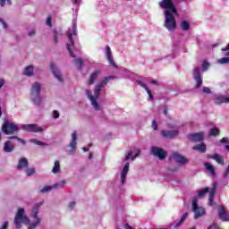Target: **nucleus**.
I'll list each match as a JSON object with an SVG mask.
<instances>
[{
	"label": "nucleus",
	"instance_id": "24",
	"mask_svg": "<svg viewBox=\"0 0 229 229\" xmlns=\"http://www.w3.org/2000/svg\"><path fill=\"white\" fill-rule=\"evenodd\" d=\"M208 157L211 158L212 160H216L220 165H225V159L223 158V156L217 153L208 156Z\"/></svg>",
	"mask_w": 229,
	"mask_h": 229
},
{
	"label": "nucleus",
	"instance_id": "11",
	"mask_svg": "<svg viewBox=\"0 0 229 229\" xmlns=\"http://www.w3.org/2000/svg\"><path fill=\"white\" fill-rule=\"evenodd\" d=\"M161 135L165 139H174V137H178V135H180V131H178V130H174V131L163 130L161 131Z\"/></svg>",
	"mask_w": 229,
	"mask_h": 229
},
{
	"label": "nucleus",
	"instance_id": "27",
	"mask_svg": "<svg viewBox=\"0 0 229 229\" xmlns=\"http://www.w3.org/2000/svg\"><path fill=\"white\" fill-rule=\"evenodd\" d=\"M61 171H62V167L60 166V161L55 160V163H54L52 173L54 174H58L61 173Z\"/></svg>",
	"mask_w": 229,
	"mask_h": 229
},
{
	"label": "nucleus",
	"instance_id": "2",
	"mask_svg": "<svg viewBox=\"0 0 229 229\" xmlns=\"http://www.w3.org/2000/svg\"><path fill=\"white\" fill-rule=\"evenodd\" d=\"M174 13L166 9L165 11V23L164 26L169 31H174L176 30V18H174Z\"/></svg>",
	"mask_w": 229,
	"mask_h": 229
},
{
	"label": "nucleus",
	"instance_id": "3",
	"mask_svg": "<svg viewBox=\"0 0 229 229\" xmlns=\"http://www.w3.org/2000/svg\"><path fill=\"white\" fill-rule=\"evenodd\" d=\"M2 131L4 135H13L19 131V126L10 120H5L2 124Z\"/></svg>",
	"mask_w": 229,
	"mask_h": 229
},
{
	"label": "nucleus",
	"instance_id": "40",
	"mask_svg": "<svg viewBox=\"0 0 229 229\" xmlns=\"http://www.w3.org/2000/svg\"><path fill=\"white\" fill-rule=\"evenodd\" d=\"M208 188H204L199 191V198H203L207 192H208Z\"/></svg>",
	"mask_w": 229,
	"mask_h": 229
},
{
	"label": "nucleus",
	"instance_id": "6",
	"mask_svg": "<svg viewBox=\"0 0 229 229\" xmlns=\"http://www.w3.org/2000/svg\"><path fill=\"white\" fill-rule=\"evenodd\" d=\"M158 6L160 8H163L165 10H169V12H172L173 13H178V10L174 6V4L173 3V0H163L158 3Z\"/></svg>",
	"mask_w": 229,
	"mask_h": 229
},
{
	"label": "nucleus",
	"instance_id": "47",
	"mask_svg": "<svg viewBox=\"0 0 229 229\" xmlns=\"http://www.w3.org/2000/svg\"><path fill=\"white\" fill-rule=\"evenodd\" d=\"M86 95L88 96V98L89 101L95 98L94 96L92 95V91L89 89L86 90Z\"/></svg>",
	"mask_w": 229,
	"mask_h": 229
},
{
	"label": "nucleus",
	"instance_id": "26",
	"mask_svg": "<svg viewBox=\"0 0 229 229\" xmlns=\"http://www.w3.org/2000/svg\"><path fill=\"white\" fill-rule=\"evenodd\" d=\"M195 151H199V153H206L207 152V145L203 142L198 144L197 146L193 147Z\"/></svg>",
	"mask_w": 229,
	"mask_h": 229
},
{
	"label": "nucleus",
	"instance_id": "44",
	"mask_svg": "<svg viewBox=\"0 0 229 229\" xmlns=\"http://www.w3.org/2000/svg\"><path fill=\"white\" fill-rule=\"evenodd\" d=\"M99 94H101V89H98V88H96L93 98H95V99H99Z\"/></svg>",
	"mask_w": 229,
	"mask_h": 229
},
{
	"label": "nucleus",
	"instance_id": "56",
	"mask_svg": "<svg viewBox=\"0 0 229 229\" xmlns=\"http://www.w3.org/2000/svg\"><path fill=\"white\" fill-rule=\"evenodd\" d=\"M58 117H60V114L58 113V111L55 110L54 111V118L58 119Z\"/></svg>",
	"mask_w": 229,
	"mask_h": 229
},
{
	"label": "nucleus",
	"instance_id": "13",
	"mask_svg": "<svg viewBox=\"0 0 229 229\" xmlns=\"http://www.w3.org/2000/svg\"><path fill=\"white\" fill-rule=\"evenodd\" d=\"M203 131L195 132L188 135L189 140L191 142H201L203 141Z\"/></svg>",
	"mask_w": 229,
	"mask_h": 229
},
{
	"label": "nucleus",
	"instance_id": "34",
	"mask_svg": "<svg viewBox=\"0 0 229 229\" xmlns=\"http://www.w3.org/2000/svg\"><path fill=\"white\" fill-rule=\"evenodd\" d=\"M75 64L77 65V69H79V71H81V68L83 67V59L81 58L75 59Z\"/></svg>",
	"mask_w": 229,
	"mask_h": 229
},
{
	"label": "nucleus",
	"instance_id": "43",
	"mask_svg": "<svg viewBox=\"0 0 229 229\" xmlns=\"http://www.w3.org/2000/svg\"><path fill=\"white\" fill-rule=\"evenodd\" d=\"M218 64H229V57H223L218 60Z\"/></svg>",
	"mask_w": 229,
	"mask_h": 229
},
{
	"label": "nucleus",
	"instance_id": "1",
	"mask_svg": "<svg viewBox=\"0 0 229 229\" xmlns=\"http://www.w3.org/2000/svg\"><path fill=\"white\" fill-rule=\"evenodd\" d=\"M42 90V85L39 82H34L30 89V98L31 101L36 105V106H40L42 104V96H40V91Z\"/></svg>",
	"mask_w": 229,
	"mask_h": 229
},
{
	"label": "nucleus",
	"instance_id": "21",
	"mask_svg": "<svg viewBox=\"0 0 229 229\" xmlns=\"http://www.w3.org/2000/svg\"><path fill=\"white\" fill-rule=\"evenodd\" d=\"M15 149V145L11 140H6L4 143V153H12Z\"/></svg>",
	"mask_w": 229,
	"mask_h": 229
},
{
	"label": "nucleus",
	"instance_id": "30",
	"mask_svg": "<svg viewBox=\"0 0 229 229\" xmlns=\"http://www.w3.org/2000/svg\"><path fill=\"white\" fill-rule=\"evenodd\" d=\"M195 216L194 218L198 219L199 217H201L203 216H205V208H199L196 209V211H193Z\"/></svg>",
	"mask_w": 229,
	"mask_h": 229
},
{
	"label": "nucleus",
	"instance_id": "61",
	"mask_svg": "<svg viewBox=\"0 0 229 229\" xmlns=\"http://www.w3.org/2000/svg\"><path fill=\"white\" fill-rule=\"evenodd\" d=\"M221 51H229V44L225 47L222 48Z\"/></svg>",
	"mask_w": 229,
	"mask_h": 229
},
{
	"label": "nucleus",
	"instance_id": "39",
	"mask_svg": "<svg viewBox=\"0 0 229 229\" xmlns=\"http://www.w3.org/2000/svg\"><path fill=\"white\" fill-rule=\"evenodd\" d=\"M198 208H200L198 206V199H193V200H192V210L196 211V210H198Z\"/></svg>",
	"mask_w": 229,
	"mask_h": 229
},
{
	"label": "nucleus",
	"instance_id": "22",
	"mask_svg": "<svg viewBox=\"0 0 229 229\" xmlns=\"http://www.w3.org/2000/svg\"><path fill=\"white\" fill-rule=\"evenodd\" d=\"M106 58L109 62V64L112 65V67H114L117 69V66L115 65V62H114V56L112 55V49H110V47H106Z\"/></svg>",
	"mask_w": 229,
	"mask_h": 229
},
{
	"label": "nucleus",
	"instance_id": "64",
	"mask_svg": "<svg viewBox=\"0 0 229 229\" xmlns=\"http://www.w3.org/2000/svg\"><path fill=\"white\" fill-rule=\"evenodd\" d=\"M125 228H126V229H133V227H131V226L130 225H128V224L125 225Z\"/></svg>",
	"mask_w": 229,
	"mask_h": 229
},
{
	"label": "nucleus",
	"instance_id": "25",
	"mask_svg": "<svg viewBox=\"0 0 229 229\" xmlns=\"http://www.w3.org/2000/svg\"><path fill=\"white\" fill-rule=\"evenodd\" d=\"M215 105H223V103H229V98L219 96L214 98Z\"/></svg>",
	"mask_w": 229,
	"mask_h": 229
},
{
	"label": "nucleus",
	"instance_id": "7",
	"mask_svg": "<svg viewBox=\"0 0 229 229\" xmlns=\"http://www.w3.org/2000/svg\"><path fill=\"white\" fill-rule=\"evenodd\" d=\"M72 35H76V26L73 25L72 28V32H68V38L70 40L71 44H67V50L72 56V58H76V55H74V52H72V49L71 48L72 46H74V40L72 39Z\"/></svg>",
	"mask_w": 229,
	"mask_h": 229
},
{
	"label": "nucleus",
	"instance_id": "54",
	"mask_svg": "<svg viewBox=\"0 0 229 229\" xmlns=\"http://www.w3.org/2000/svg\"><path fill=\"white\" fill-rule=\"evenodd\" d=\"M0 229H8V221H5L0 227Z\"/></svg>",
	"mask_w": 229,
	"mask_h": 229
},
{
	"label": "nucleus",
	"instance_id": "50",
	"mask_svg": "<svg viewBox=\"0 0 229 229\" xmlns=\"http://www.w3.org/2000/svg\"><path fill=\"white\" fill-rule=\"evenodd\" d=\"M146 92L148 93V95L149 96V98L151 99V101H153L154 99V97H153V94L151 93V89H149V88H146L145 89Z\"/></svg>",
	"mask_w": 229,
	"mask_h": 229
},
{
	"label": "nucleus",
	"instance_id": "5",
	"mask_svg": "<svg viewBox=\"0 0 229 229\" xmlns=\"http://www.w3.org/2000/svg\"><path fill=\"white\" fill-rule=\"evenodd\" d=\"M40 208V204H36L32 208L31 216L35 219V222L31 224L28 229L37 228L38 225H40V218L38 217V210Z\"/></svg>",
	"mask_w": 229,
	"mask_h": 229
},
{
	"label": "nucleus",
	"instance_id": "12",
	"mask_svg": "<svg viewBox=\"0 0 229 229\" xmlns=\"http://www.w3.org/2000/svg\"><path fill=\"white\" fill-rule=\"evenodd\" d=\"M218 217L221 221H229V215L228 213H226V208H225V206H221L218 208Z\"/></svg>",
	"mask_w": 229,
	"mask_h": 229
},
{
	"label": "nucleus",
	"instance_id": "57",
	"mask_svg": "<svg viewBox=\"0 0 229 229\" xmlns=\"http://www.w3.org/2000/svg\"><path fill=\"white\" fill-rule=\"evenodd\" d=\"M69 208H74V207H76V202L72 201L69 203Z\"/></svg>",
	"mask_w": 229,
	"mask_h": 229
},
{
	"label": "nucleus",
	"instance_id": "60",
	"mask_svg": "<svg viewBox=\"0 0 229 229\" xmlns=\"http://www.w3.org/2000/svg\"><path fill=\"white\" fill-rule=\"evenodd\" d=\"M0 22H2L4 30H6V28H8V24H6V22H4V21L2 20V21H0Z\"/></svg>",
	"mask_w": 229,
	"mask_h": 229
},
{
	"label": "nucleus",
	"instance_id": "9",
	"mask_svg": "<svg viewBox=\"0 0 229 229\" xmlns=\"http://www.w3.org/2000/svg\"><path fill=\"white\" fill-rule=\"evenodd\" d=\"M151 153L154 157H157L159 160H165V157H167V152H165L164 148H160L158 147H153L151 148Z\"/></svg>",
	"mask_w": 229,
	"mask_h": 229
},
{
	"label": "nucleus",
	"instance_id": "33",
	"mask_svg": "<svg viewBox=\"0 0 229 229\" xmlns=\"http://www.w3.org/2000/svg\"><path fill=\"white\" fill-rule=\"evenodd\" d=\"M189 214L188 213H184L181 219L179 220V222L174 225V228H178V226H180V225H183V223L185 222V219H187Z\"/></svg>",
	"mask_w": 229,
	"mask_h": 229
},
{
	"label": "nucleus",
	"instance_id": "48",
	"mask_svg": "<svg viewBox=\"0 0 229 229\" xmlns=\"http://www.w3.org/2000/svg\"><path fill=\"white\" fill-rule=\"evenodd\" d=\"M6 1L7 4H12V0H0V6H4V4H6Z\"/></svg>",
	"mask_w": 229,
	"mask_h": 229
},
{
	"label": "nucleus",
	"instance_id": "23",
	"mask_svg": "<svg viewBox=\"0 0 229 229\" xmlns=\"http://www.w3.org/2000/svg\"><path fill=\"white\" fill-rule=\"evenodd\" d=\"M101 74V71L97 70L92 72L89 76V80L88 81V85H94L96 83V80H98V76Z\"/></svg>",
	"mask_w": 229,
	"mask_h": 229
},
{
	"label": "nucleus",
	"instance_id": "63",
	"mask_svg": "<svg viewBox=\"0 0 229 229\" xmlns=\"http://www.w3.org/2000/svg\"><path fill=\"white\" fill-rule=\"evenodd\" d=\"M33 35H35V30L29 32V37H33Z\"/></svg>",
	"mask_w": 229,
	"mask_h": 229
},
{
	"label": "nucleus",
	"instance_id": "45",
	"mask_svg": "<svg viewBox=\"0 0 229 229\" xmlns=\"http://www.w3.org/2000/svg\"><path fill=\"white\" fill-rule=\"evenodd\" d=\"M53 35H54V42L55 44H58V31L56 30H54Z\"/></svg>",
	"mask_w": 229,
	"mask_h": 229
},
{
	"label": "nucleus",
	"instance_id": "36",
	"mask_svg": "<svg viewBox=\"0 0 229 229\" xmlns=\"http://www.w3.org/2000/svg\"><path fill=\"white\" fill-rule=\"evenodd\" d=\"M9 139H10V140H12V139H14L15 140H18V142H21V144H23V146L26 145V140H24L19 138V137L16 136V135L10 136Z\"/></svg>",
	"mask_w": 229,
	"mask_h": 229
},
{
	"label": "nucleus",
	"instance_id": "32",
	"mask_svg": "<svg viewBox=\"0 0 229 229\" xmlns=\"http://www.w3.org/2000/svg\"><path fill=\"white\" fill-rule=\"evenodd\" d=\"M180 26L182 31H189V30L191 29V23H189V21H181Z\"/></svg>",
	"mask_w": 229,
	"mask_h": 229
},
{
	"label": "nucleus",
	"instance_id": "28",
	"mask_svg": "<svg viewBox=\"0 0 229 229\" xmlns=\"http://www.w3.org/2000/svg\"><path fill=\"white\" fill-rule=\"evenodd\" d=\"M33 65H28L25 67L24 71H23V74L24 76H28L29 78H31V76H33Z\"/></svg>",
	"mask_w": 229,
	"mask_h": 229
},
{
	"label": "nucleus",
	"instance_id": "16",
	"mask_svg": "<svg viewBox=\"0 0 229 229\" xmlns=\"http://www.w3.org/2000/svg\"><path fill=\"white\" fill-rule=\"evenodd\" d=\"M65 181H62L61 183L57 182L52 186H45L40 190V192H42L43 194L46 192H49V191H52V189H58V187H61V185H65Z\"/></svg>",
	"mask_w": 229,
	"mask_h": 229
},
{
	"label": "nucleus",
	"instance_id": "15",
	"mask_svg": "<svg viewBox=\"0 0 229 229\" xmlns=\"http://www.w3.org/2000/svg\"><path fill=\"white\" fill-rule=\"evenodd\" d=\"M50 69H51L55 78H56V80H58V81H64L62 73L60 72V70L56 67V65H55V64H53V63L50 64Z\"/></svg>",
	"mask_w": 229,
	"mask_h": 229
},
{
	"label": "nucleus",
	"instance_id": "55",
	"mask_svg": "<svg viewBox=\"0 0 229 229\" xmlns=\"http://www.w3.org/2000/svg\"><path fill=\"white\" fill-rule=\"evenodd\" d=\"M138 84H140L142 87V89H148V86L146 84H144V82H142L140 81H138Z\"/></svg>",
	"mask_w": 229,
	"mask_h": 229
},
{
	"label": "nucleus",
	"instance_id": "8",
	"mask_svg": "<svg viewBox=\"0 0 229 229\" xmlns=\"http://www.w3.org/2000/svg\"><path fill=\"white\" fill-rule=\"evenodd\" d=\"M193 80L196 81V89H200L203 85V78L201 77V71L199 67L194 68L193 70Z\"/></svg>",
	"mask_w": 229,
	"mask_h": 229
},
{
	"label": "nucleus",
	"instance_id": "42",
	"mask_svg": "<svg viewBox=\"0 0 229 229\" xmlns=\"http://www.w3.org/2000/svg\"><path fill=\"white\" fill-rule=\"evenodd\" d=\"M26 174L27 176H31L35 174V168H27Z\"/></svg>",
	"mask_w": 229,
	"mask_h": 229
},
{
	"label": "nucleus",
	"instance_id": "4",
	"mask_svg": "<svg viewBox=\"0 0 229 229\" xmlns=\"http://www.w3.org/2000/svg\"><path fill=\"white\" fill-rule=\"evenodd\" d=\"M21 223H30V219H28V216L24 215V208H22L18 209L14 217V225H16L17 229L21 228Z\"/></svg>",
	"mask_w": 229,
	"mask_h": 229
},
{
	"label": "nucleus",
	"instance_id": "52",
	"mask_svg": "<svg viewBox=\"0 0 229 229\" xmlns=\"http://www.w3.org/2000/svg\"><path fill=\"white\" fill-rule=\"evenodd\" d=\"M105 86H106V84H104V82L102 81L97 84V89H98V90H101V89H103V87H105Z\"/></svg>",
	"mask_w": 229,
	"mask_h": 229
},
{
	"label": "nucleus",
	"instance_id": "17",
	"mask_svg": "<svg viewBox=\"0 0 229 229\" xmlns=\"http://www.w3.org/2000/svg\"><path fill=\"white\" fill-rule=\"evenodd\" d=\"M129 171H130V163H126L121 173V180H122L123 185H124V182H126V176H128Z\"/></svg>",
	"mask_w": 229,
	"mask_h": 229
},
{
	"label": "nucleus",
	"instance_id": "14",
	"mask_svg": "<svg viewBox=\"0 0 229 229\" xmlns=\"http://www.w3.org/2000/svg\"><path fill=\"white\" fill-rule=\"evenodd\" d=\"M172 157H173L174 160H175V162H177V164H182V165H184L185 164H189V159H187V157L180 155L178 152L174 153Z\"/></svg>",
	"mask_w": 229,
	"mask_h": 229
},
{
	"label": "nucleus",
	"instance_id": "51",
	"mask_svg": "<svg viewBox=\"0 0 229 229\" xmlns=\"http://www.w3.org/2000/svg\"><path fill=\"white\" fill-rule=\"evenodd\" d=\"M152 128L154 131L158 130V124L157 123V121H155V120L152 121Z\"/></svg>",
	"mask_w": 229,
	"mask_h": 229
},
{
	"label": "nucleus",
	"instance_id": "41",
	"mask_svg": "<svg viewBox=\"0 0 229 229\" xmlns=\"http://www.w3.org/2000/svg\"><path fill=\"white\" fill-rule=\"evenodd\" d=\"M114 78H115L114 76H107L105 77L104 80L102 81L104 82L105 85H108V81L114 80Z\"/></svg>",
	"mask_w": 229,
	"mask_h": 229
},
{
	"label": "nucleus",
	"instance_id": "59",
	"mask_svg": "<svg viewBox=\"0 0 229 229\" xmlns=\"http://www.w3.org/2000/svg\"><path fill=\"white\" fill-rule=\"evenodd\" d=\"M168 108H167V106H165V107H164V114H165V115H167V114H168Z\"/></svg>",
	"mask_w": 229,
	"mask_h": 229
},
{
	"label": "nucleus",
	"instance_id": "58",
	"mask_svg": "<svg viewBox=\"0 0 229 229\" xmlns=\"http://www.w3.org/2000/svg\"><path fill=\"white\" fill-rule=\"evenodd\" d=\"M220 142H222V144H228V139H226V138H223L221 140H220Z\"/></svg>",
	"mask_w": 229,
	"mask_h": 229
},
{
	"label": "nucleus",
	"instance_id": "46",
	"mask_svg": "<svg viewBox=\"0 0 229 229\" xmlns=\"http://www.w3.org/2000/svg\"><path fill=\"white\" fill-rule=\"evenodd\" d=\"M208 67H210V64H208V62H207V61H204L202 64L203 71H208Z\"/></svg>",
	"mask_w": 229,
	"mask_h": 229
},
{
	"label": "nucleus",
	"instance_id": "18",
	"mask_svg": "<svg viewBox=\"0 0 229 229\" xmlns=\"http://www.w3.org/2000/svg\"><path fill=\"white\" fill-rule=\"evenodd\" d=\"M217 189V182L213 183V187L211 188L209 191V198H208V203L210 207H214V196L216 194V191Z\"/></svg>",
	"mask_w": 229,
	"mask_h": 229
},
{
	"label": "nucleus",
	"instance_id": "49",
	"mask_svg": "<svg viewBox=\"0 0 229 229\" xmlns=\"http://www.w3.org/2000/svg\"><path fill=\"white\" fill-rule=\"evenodd\" d=\"M47 26H48L49 28H52V27H53L51 16H48V17L47 18Z\"/></svg>",
	"mask_w": 229,
	"mask_h": 229
},
{
	"label": "nucleus",
	"instance_id": "10",
	"mask_svg": "<svg viewBox=\"0 0 229 229\" xmlns=\"http://www.w3.org/2000/svg\"><path fill=\"white\" fill-rule=\"evenodd\" d=\"M21 128L25 131H29L32 133H38L39 131H44V129H42V127H39L38 124H35V123L23 124Z\"/></svg>",
	"mask_w": 229,
	"mask_h": 229
},
{
	"label": "nucleus",
	"instance_id": "19",
	"mask_svg": "<svg viewBox=\"0 0 229 229\" xmlns=\"http://www.w3.org/2000/svg\"><path fill=\"white\" fill-rule=\"evenodd\" d=\"M28 165H30L28 159L26 157H21L18 161V165H17L16 169L18 171H22V169H26V167H28Z\"/></svg>",
	"mask_w": 229,
	"mask_h": 229
},
{
	"label": "nucleus",
	"instance_id": "29",
	"mask_svg": "<svg viewBox=\"0 0 229 229\" xmlns=\"http://www.w3.org/2000/svg\"><path fill=\"white\" fill-rule=\"evenodd\" d=\"M133 153L131 151L128 152V154L125 157V160H135L137 157H140V149H138L134 156H132Z\"/></svg>",
	"mask_w": 229,
	"mask_h": 229
},
{
	"label": "nucleus",
	"instance_id": "62",
	"mask_svg": "<svg viewBox=\"0 0 229 229\" xmlns=\"http://www.w3.org/2000/svg\"><path fill=\"white\" fill-rule=\"evenodd\" d=\"M150 83H151L152 85H158V81H155V80L151 81Z\"/></svg>",
	"mask_w": 229,
	"mask_h": 229
},
{
	"label": "nucleus",
	"instance_id": "37",
	"mask_svg": "<svg viewBox=\"0 0 229 229\" xmlns=\"http://www.w3.org/2000/svg\"><path fill=\"white\" fill-rule=\"evenodd\" d=\"M92 106L95 108V110H99V104H98V98H93L90 100Z\"/></svg>",
	"mask_w": 229,
	"mask_h": 229
},
{
	"label": "nucleus",
	"instance_id": "38",
	"mask_svg": "<svg viewBox=\"0 0 229 229\" xmlns=\"http://www.w3.org/2000/svg\"><path fill=\"white\" fill-rule=\"evenodd\" d=\"M30 142H33V144H36L37 146H47V143L42 142L35 139L31 140Z\"/></svg>",
	"mask_w": 229,
	"mask_h": 229
},
{
	"label": "nucleus",
	"instance_id": "31",
	"mask_svg": "<svg viewBox=\"0 0 229 229\" xmlns=\"http://www.w3.org/2000/svg\"><path fill=\"white\" fill-rule=\"evenodd\" d=\"M204 165L207 171H208L210 174H212V176H216V168H214V165H212V164L205 163Z\"/></svg>",
	"mask_w": 229,
	"mask_h": 229
},
{
	"label": "nucleus",
	"instance_id": "53",
	"mask_svg": "<svg viewBox=\"0 0 229 229\" xmlns=\"http://www.w3.org/2000/svg\"><path fill=\"white\" fill-rule=\"evenodd\" d=\"M202 91L204 92V94H210L212 92L210 88H207V87H204Z\"/></svg>",
	"mask_w": 229,
	"mask_h": 229
},
{
	"label": "nucleus",
	"instance_id": "35",
	"mask_svg": "<svg viewBox=\"0 0 229 229\" xmlns=\"http://www.w3.org/2000/svg\"><path fill=\"white\" fill-rule=\"evenodd\" d=\"M209 135L212 137V136H217L219 135V129L217 127H214L210 130L209 131Z\"/></svg>",
	"mask_w": 229,
	"mask_h": 229
},
{
	"label": "nucleus",
	"instance_id": "20",
	"mask_svg": "<svg viewBox=\"0 0 229 229\" xmlns=\"http://www.w3.org/2000/svg\"><path fill=\"white\" fill-rule=\"evenodd\" d=\"M78 140V136L76 135V131H73L72 133V140L71 142L69 143V148H71V153H74V151H76V140Z\"/></svg>",
	"mask_w": 229,
	"mask_h": 229
}]
</instances>
